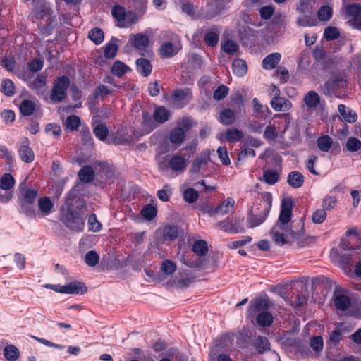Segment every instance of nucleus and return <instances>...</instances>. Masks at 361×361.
Here are the masks:
<instances>
[{
    "mask_svg": "<svg viewBox=\"0 0 361 361\" xmlns=\"http://www.w3.org/2000/svg\"><path fill=\"white\" fill-rule=\"evenodd\" d=\"M233 71L237 76H244L247 71L246 62L243 59H235L233 62Z\"/></svg>",
    "mask_w": 361,
    "mask_h": 361,
    "instance_id": "31",
    "label": "nucleus"
},
{
    "mask_svg": "<svg viewBox=\"0 0 361 361\" xmlns=\"http://www.w3.org/2000/svg\"><path fill=\"white\" fill-rule=\"evenodd\" d=\"M89 229L93 232L99 231L102 228V224L97 221L96 215L92 214L88 218Z\"/></svg>",
    "mask_w": 361,
    "mask_h": 361,
    "instance_id": "58",
    "label": "nucleus"
},
{
    "mask_svg": "<svg viewBox=\"0 0 361 361\" xmlns=\"http://www.w3.org/2000/svg\"><path fill=\"white\" fill-rule=\"evenodd\" d=\"M257 324L261 326H269L273 322V317L268 312H262L258 313L256 318Z\"/></svg>",
    "mask_w": 361,
    "mask_h": 361,
    "instance_id": "38",
    "label": "nucleus"
},
{
    "mask_svg": "<svg viewBox=\"0 0 361 361\" xmlns=\"http://www.w3.org/2000/svg\"><path fill=\"white\" fill-rule=\"evenodd\" d=\"M321 102L320 96L315 91L311 90L304 94L302 108L308 112L317 109Z\"/></svg>",
    "mask_w": 361,
    "mask_h": 361,
    "instance_id": "8",
    "label": "nucleus"
},
{
    "mask_svg": "<svg viewBox=\"0 0 361 361\" xmlns=\"http://www.w3.org/2000/svg\"><path fill=\"white\" fill-rule=\"evenodd\" d=\"M111 14L119 23V26L128 27V25H126V13L123 6L120 5L114 6L111 9Z\"/></svg>",
    "mask_w": 361,
    "mask_h": 361,
    "instance_id": "20",
    "label": "nucleus"
},
{
    "mask_svg": "<svg viewBox=\"0 0 361 361\" xmlns=\"http://www.w3.org/2000/svg\"><path fill=\"white\" fill-rule=\"evenodd\" d=\"M226 140L230 142H235L243 137V133L236 128H229L225 133Z\"/></svg>",
    "mask_w": 361,
    "mask_h": 361,
    "instance_id": "42",
    "label": "nucleus"
},
{
    "mask_svg": "<svg viewBox=\"0 0 361 361\" xmlns=\"http://www.w3.org/2000/svg\"><path fill=\"white\" fill-rule=\"evenodd\" d=\"M4 355L8 361H15L18 358L20 353L16 346L9 345L5 347Z\"/></svg>",
    "mask_w": 361,
    "mask_h": 361,
    "instance_id": "40",
    "label": "nucleus"
},
{
    "mask_svg": "<svg viewBox=\"0 0 361 361\" xmlns=\"http://www.w3.org/2000/svg\"><path fill=\"white\" fill-rule=\"evenodd\" d=\"M88 38L95 44H100L104 41V32L100 28L94 27L89 32Z\"/></svg>",
    "mask_w": 361,
    "mask_h": 361,
    "instance_id": "34",
    "label": "nucleus"
},
{
    "mask_svg": "<svg viewBox=\"0 0 361 361\" xmlns=\"http://www.w3.org/2000/svg\"><path fill=\"white\" fill-rule=\"evenodd\" d=\"M93 132L97 137L102 141H104L106 139L109 131L106 125L99 123L94 128Z\"/></svg>",
    "mask_w": 361,
    "mask_h": 361,
    "instance_id": "50",
    "label": "nucleus"
},
{
    "mask_svg": "<svg viewBox=\"0 0 361 361\" xmlns=\"http://www.w3.org/2000/svg\"><path fill=\"white\" fill-rule=\"evenodd\" d=\"M80 119L75 115L68 116L65 121V126L68 130H76L80 126Z\"/></svg>",
    "mask_w": 361,
    "mask_h": 361,
    "instance_id": "41",
    "label": "nucleus"
},
{
    "mask_svg": "<svg viewBox=\"0 0 361 361\" xmlns=\"http://www.w3.org/2000/svg\"><path fill=\"white\" fill-rule=\"evenodd\" d=\"M272 205V197L270 193H266L259 204L258 214L250 212L247 216V223L250 228H254L262 224L267 219Z\"/></svg>",
    "mask_w": 361,
    "mask_h": 361,
    "instance_id": "3",
    "label": "nucleus"
},
{
    "mask_svg": "<svg viewBox=\"0 0 361 361\" xmlns=\"http://www.w3.org/2000/svg\"><path fill=\"white\" fill-rule=\"evenodd\" d=\"M233 109H224L219 114V121L224 125H231L235 123L236 117L243 110V99L240 94L232 99Z\"/></svg>",
    "mask_w": 361,
    "mask_h": 361,
    "instance_id": "5",
    "label": "nucleus"
},
{
    "mask_svg": "<svg viewBox=\"0 0 361 361\" xmlns=\"http://www.w3.org/2000/svg\"><path fill=\"white\" fill-rule=\"evenodd\" d=\"M177 267L175 262L170 259L162 262L161 270L166 275H171L176 271Z\"/></svg>",
    "mask_w": 361,
    "mask_h": 361,
    "instance_id": "48",
    "label": "nucleus"
},
{
    "mask_svg": "<svg viewBox=\"0 0 361 361\" xmlns=\"http://www.w3.org/2000/svg\"><path fill=\"white\" fill-rule=\"evenodd\" d=\"M287 181L291 187L298 188L302 185L304 177L301 173L294 171L288 174Z\"/></svg>",
    "mask_w": 361,
    "mask_h": 361,
    "instance_id": "24",
    "label": "nucleus"
},
{
    "mask_svg": "<svg viewBox=\"0 0 361 361\" xmlns=\"http://www.w3.org/2000/svg\"><path fill=\"white\" fill-rule=\"evenodd\" d=\"M54 290L61 293L78 294L86 291L87 288L80 282L72 281L65 286H56Z\"/></svg>",
    "mask_w": 361,
    "mask_h": 361,
    "instance_id": "12",
    "label": "nucleus"
},
{
    "mask_svg": "<svg viewBox=\"0 0 361 361\" xmlns=\"http://www.w3.org/2000/svg\"><path fill=\"white\" fill-rule=\"evenodd\" d=\"M128 70V66L120 61L114 62L112 68L111 73L117 77H121Z\"/></svg>",
    "mask_w": 361,
    "mask_h": 361,
    "instance_id": "46",
    "label": "nucleus"
},
{
    "mask_svg": "<svg viewBox=\"0 0 361 361\" xmlns=\"http://www.w3.org/2000/svg\"><path fill=\"white\" fill-rule=\"evenodd\" d=\"M346 13L353 18V20L356 19L361 14V5L357 4L348 5L346 7Z\"/></svg>",
    "mask_w": 361,
    "mask_h": 361,
    "instance_id": "56",
    "label": "nucleus"
},
{
    "mask_svg": "<svg viewBox=\"0 0 361 361\" xmlns=\"http://www.w3.org/2000/svg\"><path fill=\"white\" fill-rule=\"evenodd\" d=\"M263 180L265 183L273 185L279 180V174L273 170H266L263 173Z\"/></svg>",
    "mask_w": 361,
    "mask_h": 361,
    "instance_id": "45",
    "label": "nucleus"
},
{
    "mask_svg": "<svg viewBox=\"0 0 361 361\" xmlns=\"http://www.w3.org/2000/svg\"><path fill=\"white\" fill-rule=\"evenodd\" d=\"M333 144L332 138L329 135H323L319 137L317 140V145L318 148L324 152H328Z\"/></svg>",
    "mask_w": 361,
    "mask_h": 361,
    "instance_id": "33",
    "label": "nucleus"
},
{
    "mask_svg": "<svg viewBox=\"0 0 361 361\" xmlns=\"http://www.w3.org/2000/svg\"><path fill=\"white\" fill-rule=\"evenodd\" d=\"M171 188L169 185L166 184L164 185L163 188L157 192V197L159 200L164 202H167L169 200V198L171 195Z\"/></svg>",
    "mask_w": 361,
    "mask_h": 361,
    "instance_id": "55",
    "label": "nucleus"
},
{
    "mask_svg": "<svg viewBox=\"0 0 361 361\" xmlns=\"http://www.w3.org/2000/svg\"><path fill=\"white\" fill-rule=\"evenodd\" d=\"M199 197L198 192L193 188L186 189L183 192V199L188 203H193Z\"/></svg>",
    "mask_w": 361,
    "mask_h": 361,
    "instance_id": "53",
    "label": "nucleus"
},
{
    "mask_svg": "<svg viewBox=\"0 0 361 361\" xmlns=\"http://www.w3.org/2000/svg\"><path fill=\"white\" fill-rule=\"evenodd\" d=\"M270 104L276 111H287L293 106L292 103L288 99L281 97H272Z\"/></svg>",
    "mask_w": 361,
    "mask_h": 361,
    "instance_id": "16",
    "label": "nucleus"
},
{
    "mask_svg": "<svg viewBox=\"0 0 361 361\" xmlns=\"http://www.w3.org/2000/svg\"><path fill=\"white\" fill-rule=\"evenodd\" d=\"M235 206V200L232 197H228L221 204L217 205L219 214L226 215L229 214Z\"/></svg>",
    "mask_w": 361,
    "mask_h": 361,
    "instance_id": "28",
    "label": "nucleus"
},
{
    "mask_svg": "<svg viewBox=\"0 0 361 361\" xmlns=\"http://www.w3.org/2000/svg\"><path fill=\"white\" fill-rule=\"evenodd\" d=\"M130 40L133 46L139 51H146L149 46V37L142 33L131 35Z\"/></svg>",
    "mask_w": 361,
    "mask_h": 361,
    "instance_id": "14",
    "label": "nucleus"
},
{
    "mask_svg": "<svg viewBox=\"0 0 361 361\" xmlns=\"http://www.w3.org/2000/svg\"><path fill=\"white\" fill-rule=\"evenodd\" d=\"M210 160L209 153L204 152L198 156L192 164L190 171L192 173H199L201 169L207 165Z\"/></svg>",
    "mask_w": 361,
    "mask_h": 361,
    "instance_id": "19",
    "label": "nucleus"
},
{
    "mask_svg": "<svg viewBox=\"0 0 361 361\" xmlns=\"http://www.w3.org/2000/svg\"><path fill=\"white\" fill-rule=\"evenodd\" d=\"M187 164L188 160L179 154L166 155L158 163L160 171H167L171 169L178 173H183L185 170Z\"/></svg>",
    "mask_w": 361,
    "mask_h": 361,
    "instance_id": "4",
    "label": "nucleus"
},
{
    "mask_svg": "<svg viewBox=\"0 0 361 361\" xmlns=\"http://www.w3.org/2000/svg\"><path fill=\"white\" fill-rule=\"evenodd\" d=\"M228 92V88L225 85H220L216 89L213 94V97L216 100L224 99Z\"/></svg>",
    "mask_w": 361,
    "mask_h": 361,
    "instance_id": "64",
    "label": "nucleus"
},
{
    "mask_svg": "<svg viewBox=\"0 0 361 361\" xmlns=\"http://www.w3.org/2000/svg\"><path fill=\"white\" fill-rule=\"evenodd\" d=\"M46 85L47 75L44 73L37 75V76L28 84L30 88L33 90L38 96L44 99L47 97Z\"/></svg>",
    "mask_w": 361,
    "mask_h": 361,
    "instance_id": "9",
    "label": "nucleus"
},
{
    "mask_svg": "<svg viewBox=\"0 0 361 361\" xmlns=\"http://www.w3.org/2000/svg\"><path fill=\"white\" fill-rule=\"evenodd\" d=\"M15 185V180L10 173H5L0 179V188L2 190H8Z\"/></svg>",
    "mask_w": 361,
    "mask_h": 361,
    "instance_id": "44",
    "label": "nucleus"
},
{
    "mask_svg": "<svg viewBox=\"0 0 361 361\" xmlns=\"http://www.w3.org/2000/svg\"><path fill=\"white\" fill-rule=\"evenodd\" d=\"M324 37L327 40H334L339 37V31L334 27H327L324 33Z\"/></svg>",
    "mask_w": 361,
    "mask_h": 361,
    "instance_id": "63",
    "label": "nucleus"
},
{
    "mask_svg": "<svg viewBox=\"0 0 361 361\" xmlns=\"http://www.w3.org/2000/svg\"><path fill=\"white\" fill-rule=\"evenodd\" d=\"M142 134H148L150 132H152L154 129L156 128L157 124L156 121L154 119V117L152 118V116L149 115V113L147 111L142 112Z\"/></svg>",
    "mask_w": 361,
    "mask_h": 361,
    "instance_id": "18",
    "label": "nucleus"
},
{
    "mask_svg": "<svg viewBox=\"0 0 361 361\" xmlns=\"http://www.w3.org/2000/svg\"><path fill=\"white\" fill-rule=\"evenodd\" d=\"M269 307V304L267 299L259 298L255 300L254 305L250 307V310L259 313L262 312H267Z\"/></svg>",
    "mask_w": 361,
    "mask_h": 361,
    "instance_id": "37",
    "label": "nucleus"
},
{
    "mask_svg": "<svg viewBox=\"0 0 361 361\" xmlns=\"http://www.w3.org/2000/svg\"><path fill=\"white\" fill-rule=\"evenodd\" d=\"M156 235L160 241L173 240L178 235V227L174 225L163 226L157 231Z\"/></svg>",
    "mask_w": 361,
    "mask_h": 361,
    "instance_id": "10",
    "label": "nucleus"
},
{
    "mask_svg": "<svg viewBox=\"0 0 361 361\" xmlns=\"http://www.w3.org/2000/svg\"><path fill=\"white\" fill-rule=\"evenodd\" d=\"M310 347L315 352H320L323 349V339L322 336H314L310 339Z\"/></svg>",
    "mask_w": 361,
    "mask_h": 361,
    "instance_id": "59",
    "label": "nucleus"
},
{
    "mask_svg": "<svg viewBox=\"0 0 361 361\" xmlns=\"http://www.w3.org/2000/svg\"><path fill=\"white\" fill-rule=\"evenodd\" d=\"M204 41L208 46L214 47L219 42V36L214 32H209L205 34L204 37Z\"/></svg>",
    "mask_w": 361,
    "mask_h": 361,
    "instance_id": "61",
    "label": "nucleus"
},
{
    "mask_svg": "<svg viewBox=\"0 0 361 361\" xmlns=\"http://www.w3.org/2000/svg\"><path fill=\"white\" fill-rule=\"evenodd\" d=\"M30 141L27 137L20 140L18 154L23 161L31 163L35 159V154L32 149L29 147Z\"/></svg>",
    "mask_w": 361,
    "mask_h": 361,
    "instance_id": "11",
    "label": "nucleus"
},
{
    "mask_svg": "<svg viewBox=\"0 0 361 361\" xmlns=\"http://www.w3.org/2000/svg\"><path fill=\"white\" fill-rule=\"evenodd\" d=\"M281 55L279 53H271L267 55L262 61V67L266 70L274 68L279 63Z\"/></svg>",
    "mask_w": 361,
    "mask_h": 361,
    "instance_id": "21",
    "label": "nucleus"
},
{
    "mask_svg": "<svg viewBox=\"0 0 361 361\" xmlns=\"http://www.w3.org/2000/svg\"><path fill=\"white\" fill-rule=\"evenodd\" d=\"M338 110L345 122L352 123L357 121V114L351 109L347 110V108L344 104L338 105Z\"/></svg>",
    "mask_w": 361,
    "mask_h": 361,
    "instance_id": "25",
    "label": "nucleus"
},
{
    "mask_svg": "<svg viewBox=\"0 0 361 361\" xmlns=\"http://www.w3.org/2000/svg\"><path fill=\"white\" fill-rule=\"evenodd\" d=\"M173 101L178 107L183 106L191 98V91L187 90H178L173 94Z\"/></svg>",
    "mask_w": 361,
    "mask_h": 361,
    "instance_id": "17",
    "label": "nucleus"
},
{
    "mask_svg": "<svg viewBox=\"0 0 361 361\" xmlns=\"http://www.w3.org/2000/svg\"><path fill=\"white\" fill-rule=\"evenodd\" d=\"M180 49V47L178 45H175L168 42L161 46L159 51L164 57L169 58L176 55Z\"/></svg>",
    "mask_w": 361,
    "mask_h": 361,
    "instance_id": "22",
    "label": "nucleus"
},
{
    "mask_svg": "<svg viewBox=\"0 0 361 361\" xmlns=\"http://www.w3.org/2000/svg\"><path fill=\"white\" fill-rule=\"evenodd\" d=\"M221 342L219 344H215L209 352V357L211 360H215L217 358V361H232L231 357L226 354H220L219 353L221 351Z\"/></svg>",
    "mask_w": 361,
    "mask_h": 361,
    "instance_id": "26",
    "label": "nucleus"
},
{
    "mask_svg": "<svg viewBox=\"0 0 361 361\" xmlns=\"http://www.w3.org/2000/svg\"><path fill=\"white\" fill-rule=\"evenodd\" d=\"M38 207L39 211L44 215H48L51 213L54 204L51 200L47 197H43L38 200Z\"/></svg>",
    "mask_w": 361,
    "mask_h": 361,
    "instance_id": "30",
    "label": "nucleus"
},
{
    "mask_svg": "<svg viewBox=\"0 0 361 361\" xmlns=\"http://www.w3.org/2000/svg\"><path fill=\"white\" fill-rule=\"evenodd\" d=\"M70 85V80L66 76L57 78L51 90L50 99L53 102H59L65 99L66 90Z\"/></svg>",
    "mask_w": 361,
    "mask_h": 361,
    "instance_id": "7",
    "label": "nucleus"
},
{
    "mask_svg": "<svg viewBox=\"0 0 361 361\" xmlns=\"http://www.w3.org/2000/svg\"><path fill=\"white\" fill-rule=\"evenodd\" d=\"M243 218L235 217L234 219L226 218L217 222L215 226L228 233H240L245 231L243 224Z\"/></svg>",
    "mask_w": 361,
    "mask_h": 361,
    "instance_id": "6",
    "label": "nucleus"
},
{
    "mask_svg": "<svg viewBox=\"0 0 361 361\" xmlns=\"http://www.w3.org/2000/svg\"><path fill=\"white\" fill-rule=\"evenodd\" d=\"M170 116V112L163 106H160L155 109L153 117L158 123H163L167 121Z\"/></svg>",
    "mask_w": 361,
    "mask_h": 361,
    "instance_id": "32",
    "label": "nucleus"
},
{
    "mask_svg": "<svg viewBox=\"0 0 361 361\" xmlns=\"http://www.w3.org/2000/svg\"><path fill=\"white\" fill-rule=\"evenodd\" d=\"M222 49L225 53L231 54L237 51L238 46L234 41L228 39L223 44Z\"/></svg>",
    "mask_w": 361,
    "mask_h": 361,
    "instance_id": "57",
    "label": "nucleus"
},
{
    "mask_svg": "<svg viewBox=\"0 0 361 361\" xmlns=\"http://www.w3.org/2000/svg\"><path fill=\"white\" fill-rule=\"evenodd\" d=\"M141 214L145 219L152 220L157 215V209L154 206L147 204L141 210Z\"/></svg>",
    "mask_w": 361,
    "mask_h": 361,
    "instance_id": "54",
    "label": "nucleus"
},
{
    "mask_svg": "<svg viewBox=\"0 0 361 361\" xmlns=\"http://www.w3.org/2000/svg\"><path fill=\"white\" fill-rule=\"evenodd\" d=\"M136 68L137 72L142 74L144 77L148 76L152 70L149 61L144 58L137 59Z\"/></svg>",
    "mask_w": 361,
    "mask_h": 361,
    "instance_id": "23",
    "label": "nucleus"
},
{
    "mask_svg": "<svg viewBox=\"0 0 361 361\" xmlns=\"http://www.w3.org/2000/svg\"><path fill=\"white\" fill-rule=\"evenodd\" d=\"M317 16L320 20L327 21L332 16V9L329 6H323L318 11Z\"/></svg>",
    "mask_w": 361,
    "mask_h": 361,
    "instance_id": "52",
    "label": "nucleus"
},
{
    "mask_svg": "<svg viewBox=\"0 0 361 361\" xmlns=\"http://www.w3.org/2000/svg\"><path fill=\"white\" fill-rule=\"evenodd\" d=\"M345 147L350 152H357L361 149V141L354 137H350L347 140Z\"/></svg>",
    "mask_w": 361,
    "mask_h": 361,
    "instance_id": "47",
    "label": "nucleus"
},
{
    "mask_svg": "<svg viewBox=\"0 0 361 361\" xmlns=\"http://www.w3.org/2000/svg\"><path fill=\"white\" fill-rule=\"evenodd\" d=\"M345 86L346 80L343 77H334L325 83L324 93L330 95L336 91L344 88Z\"/></svg>",
    "mask_w": 361,
    "mask_h": 361,
    "instance_id": "13",
    "label": "nucleus"
},
{
    "mask_svg": "<svg viewBox=\"0 0 361 361\" xmlns=\"http://www.w3.org/2000/svg\"><path fill=\"white\" fill-rule=\"evenodd\" d=\"M118 51V46L115 43H109L106 45L104 50V54L105 57L109 59L114 58Z\"/></svg>",
    "mask_w": 361,
    "mask_h": 361,
    "instance_id": "60",
    "label": "nucleus"
},
{
    "mask_svg": "<svg viewBox=\"0 0 361 361\" xmlns=\"http://www.w3.org/2000/svg\"><path fill=\"white\" fill-rule=\"evenodd\" d=\"M293 200L286 198L281 201V210L276 224L271 230L272 238L275 243L283 245L291 240L298 238L303 232V223L298 230H293L289 225L292 216Z\"/></svg>",
    "mask_w": 361,
    "mask_h": 361,
    "instance_id": "1",
    "label": "nucleus"
},
{
    "mask_svg": "<svg viewBox=\"0 0 361 361\" xmlns=\"http://www.w3.org/2000/svg\"><path fill=\"white\" fill-rule=\"evenodd\" d=\"M33 204L20 202V212L28 217H34L35 216V210L33 207Z\"/></svg>",
    "mask_w": 361,
    "mask_h": 361,
    "instance_id": "62",
    "label": "nucleus"
},
{
    "mask_svg": "<svg viewBox=\"0 0 361 361\" xmlns=\"http://www.w3.org/2000/svg\"><path fill=\"white\" fill-rule=\"evenodd\" d=\"M334 305L338 310H346L350 305V300L346 295H338L334 299Z\"/></svg>",
    "mask_w": 361,
    "mask_h": 361,
    "instance_id": "35",
    "label": "nucleus"
},
{
    "mask_svg": "<svg viewBox=\"0 0 361 361\" xmlns=\"http://www.w3.org/2000/svg\"><path fill=\"white\" fill-rule=\"evenodd\" d=\"M15 87L13 82L9 79H5L2 81V92L8 97L13 96L15 94Z\"/></svg>",
    "mask_w": 361,
    "mask_h": 361,
    "instance_id": "51",
    "label": "nucleus"
},
{
    "mask_svg": "<svg viewBox=\"0 0 361 361\" xmlns=\"http://www.w3.org/2000/svg\"><path fill=\"white\" fill-rule=\"evenodd\" d=\"M192 251L199 256H204L208 252L207 242L203 240H196L192 245Z\"/></svg>",
    "mask_w": 361,
    "mask_h": 361,
    "instance_id": "39",
    "label": "nucleus"
},
{
    "mask_svg": "<svg viewBox=\"0 0 361 361\" xmlns=\"http://www.w3.org/2000/svg\"><path fill=\"white\" fill-rule=\"evenodd\" d=\"M37 196V191L35 189L27 188L25 183L20 185V201L22 203H34Z\"/></svg>",
    "mask_w": 361,
    "mask_h": 361,
    "instance_id": "15",
    "label": "nucleus"
},
{
    "mask_svg": "<svg viewBox=\"0 0 361 361\" xmlns=\"http://www.w3.org/2000/svg\"><path fill=\"white\" fill-rule=\"evenodd\" d=\"M85 262L90 267H95L99 260V255L94 250L87 252L85 255Z\"/></svg>",
    "mask_w": 361,
    "mask_h": 361,
    "instance_id": "49",
    "label": "nucleus"
},
{
    "mask_svg": "<svg viewBox=\"0 0 361 361\" xmlns=\"http://www.w3.org/2000/svg\"><path fill=\"white\" fill-rule=\"evenodd\" d=\"M78 176L81 181L90 183L94 178V171L92 166H85L78 172Z\"/></svg>",
    "mask_w": 361,
    "mask_h": 361,
    "instance_id": "27",
    "label": "nucleus"
},
{
    "mask_svg": "<svg viewBox=\"0 0 361 361\" xmlns=\"http://www.w3.org/2000/svg\"><path fill=\"white\" fill-rule=\"evenodd\" d=\"M185 139L184 130L181 127L175 128L171 133L170 140L174 144H180Z\"/></svg>",
    "mask_w": 361,
    "mask_h": 361,
    "instance_id": "36",
    "label": "nucleus"
},
{
    "mask_svg": "<svg viewBox=\"0 0 361 361\" xmlns=\"http://www.w3.org/2000/svg\"><path fill=\"white\" fill-rule=\"evenodd\" d=\"M75 198V192L74 191H70L66 197L67 212L64 216V223L73 231H82L85 226V219L82 216L73 210V201Z\"/></svg>",
    "mask_w": 361,
    "mask_h": 361,
    "instance_id": "2",
    "label": "nucleus"
},
{
    "mask_svg": "<svg viewBox=\"0 0 361 361\" xmlns=\"http://www.w3.org/2000/svg\"><path fill=\"white\" fill-rule=\"evenodd\" d=\"M254 346L259 353L270 350V343L266 337L258 336L254 340Z\"/></svg>",
    "mask_w": 361,
    "mask_h": 361,
    "instance_id": "29",
    "label": "nucleus"
},
{
    "mask_svg": "<svg viewBox=\"0 0 361 361\" xmlns=\"http://www.w3.org/2000/svg\"><path fill=\"white\" fill-rule=\"evenodd\" d=\"M35 109L34 102L31 100L25 99L23 100L20 106V110L23 115L30 116L31 115Z\"/></svg>",
    "mask_w": 361,
    "mask_h": 361,
    "instance_id": "43",
    "label": "nucleus"
}]
</instances>
